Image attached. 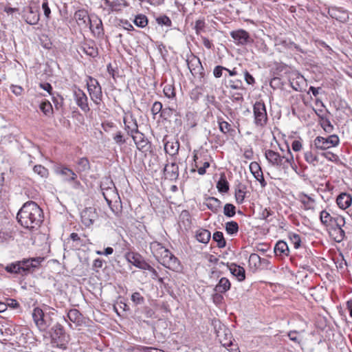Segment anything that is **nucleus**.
Listing matches in <instances>:
<instances>
[{
    "mask_svg": "<svg viewBox=\"0 0 352 352\" xmlns=\"http://www.w3.org/2000/svg\"><path fill=\"white\" fill-rule=\"evenodd\" d=\"M305 161L309 164L316 166L318 162V159L316 155H314L311 151H306L304 154Z\"/></svg>",
    "mask_w": 352,
    "mask_h": 352,
    "instance_id": "obj_47",
    "label": "nucleus"
},
{
    "mask_svg": "<svg viewBox=\"0 0 352 352\" xmlns=\"http://www.w3.org/2000/svg\"><path fill=\"white\" fill-rule=\"evenodd\" d=\"M114 205L112 206L111 204V206H109L113 211V212L117 215L119 216V214L121 213L122 211V204L120 199H117L116 201H113Z\"/></svg>",
    "mask_w": 352,
    "mask_h": 352,
    "instance_id": "obj_57",
    "label": "nucleus"
},
{
    "mask_svg": "<svg viewBox=\"0 0 352 352\" xmlns=\"http://www.w3.org/2000/svg\"><path fill=\"white\" fill-rule=\"evenodd\" d=\"M135 25L140 28H144L148 24V19L145 15L139 14L134 19Z\"/></svg>",
    "mask_w": 352,
    "mask_h": 352,
    "instance_id": "obj_46",
    "label": "nucleus"
},
{
    "mask_svg": "<svg viewBox=\"0 0 352 352\" xmlns=\"http://www.w3.org/2000/svg\"><path fill=\"white\" fill-rule=\"evenodd\" d=\"M74 18L79 26L84 28H87L88 26L89 19H91L87 12L85 10H78L76 11Z\"/></svg>",
    "mask_w": 352,
    "mask_h": 352,
    "instance_id": "obj_20",
    "label": "nucleus"
},
{
    "mask_svg": "<svg viewBox=\"0 0 352 352\" xmlns=\"http://www.w3.org/2000/svg\"><path fill=\"white\" fill-rule=\"evenodd\" d=\"M223 213L228 217H232L236 214V208L232 204H226L224 206Z\"/></svg>",
    "mask_w": 352,
    "mask_h": 352,
    "instance_id": "obj_50",
    "label": "nucleus"
},
{
    "mask_svg": "<svg viewBox=\"0 0 352 352\" xmlns=\"http://www.w3.org/2000/svg\"><path fill=\"white\" fill-rule=\"evenodd\" d=\"M179 143L177 141H167L164 144V150L170 155H175L178 153Z\"/></svg>",
    "mask_w": 352,
    "mask_h": 352,
    "instance_id": "obj_32",
    "label": "nucleus"
},
{
    "mask_svg": "<svg viewBox=\"0 0 352 352\" xmlns=\"http://www.w3.org/2000/svg\"><path fill=\"white\" fill-rule=\"evenodd\" d=\"M104 6L105 7H108L111 11H113L116 9V8L120 5L117 1L114 0H103Z\"/></svg>",
    "mask_w": 352,
    "mask_h": 352,
    "instance_id": "obj_63",
    "label": "nucleus"
},
{
    "mask_svg": "<svg viewBox=\"0 0 352 352\" xmlns=\"http://www.w3.org/2000/svg\"><path fill=\"white\" fill-rule=\"evenodd\" d=\"M254 124L256 126L263 127L267 122L266 107L263 101H256L253 106Z\"/></svg>",
    "mask_w": 352,
    "mask_h": 352,
    "instance_id": "obj_5",
    "label": "nucleus"
},
{
    "mask_svg": "<svg viewBox=\"0 0 352 352\" xmlns=\"http://www.w3.org/2000/svg\"><path fill=\"white\" fill-rule=\"evenodd\" d=\"M26 22L30 25L36 24L40 18L38 10H34L32 8H29V12L25 15Z\"/></svg>",
    "mask_w": 352,
    "mask_h": 352,
    "instance_id": "obj_36",
    "label": "nucleus"
},
{
    "mask_svg": "<svg viewBox=\"0 0 352 352\" xmlns=\"http://www.w3.org/2000/svg\"><path fill=\"white\" fill-rule=\"evenodd\" d=\"M82 223L87 227L92 225L97 217L96 210L91 207L86 208L81 212Z\"/></svg>",
    "mask_w": 352,
    "mask_h": 352,
    "instance_id": "obj_15",
    "label": "nucleus"
},
{
    "mask_svg": "<svg viewBox=\"0 0 352 352\" xmlns=\"http://www.w3.org/2000/svg\"><path fill=\"white\" fill-rule=\"evenodd\" d=\"M336 203L340 208L346 209L351 205L352 197L348 193H341L338 196Z\"/></svg>",
    "mask_w": 352,
    "mask_h": 352,
    "instance_id": "obj_24",
    "label": "nucleus"
},
{
    "mask_svg": "<svg viewBox=\"0 0 352 352\" xmlns=\"http://www.w3.org/2000/svg\"><path fill=\"white\" fill-rule=\"evenodd\" d=\"M156 259L165 267L171 270H177L180 267L177 258L166 248Z\"/></svg>",
    "mask_w": 352,
    "mask_h": 352,
    "instance_id": "obj_6",
    "label": "nucleus"
},
{
    "mask_svg": "<svg viewBox=\"0 0 352 352\" xmlns=\"http://www.w3.org/2000/svg\"><path fill=\"white\" fill-rule=\"evenodd\" d=\"M289 248L286 242L279 241L274 247V253L276 256H285L289 254Z\"/></svg>",
    "mask_w": 352,
    "mask_h": 352,
    "instance_id": "obj_29",
    "label": "nucleus"
},
{
    "mask_svg": "<svg viewBox=\"0 0 352 352\" xmlns=\"http://www.w3.org/2000/svg\"><path fill=\"white\" fill-rule=\"evenodd\" d=\"M69 320L73 322L76 327L80 326L83 322V317L80 312L76 309H70L67 315Z\"/></svg>",
    "mask_w": 352,
    "mask_h": 352,
    "instance_id": "obj_23",
    "label": "nucleus"
},
{
    "mask_svg": "<svg viewBox=\"0 0 352 352\" xmlns=\"http://www.w3.org/2000/svg\"><path fill=\"white\" fill-rule=\"evenodd\" d=\"M299 201L302 204V208L305 210H315V200L305 193L299 195Z\"/></svg>",
    "mask_w": 352,
    "mask_h": 352,
    "instance_id": "obj_26",
    "label": "nucleus"
},
{
    "mask_svg": "<svg viewBox=\"0 0 352 352\" xmlns=\"http://www.w3.org/2000/svg\"><path fill=\"white\" fill-rule=\"evenodd\" d=\"M218 124L219 126V130L224 134L228 133L231 129V125L224 121L222 118H218Z\"/></svg>",
    "mask_w": 352,
    "mask_h": 352,
    "instance_id": "obj_45",
    "label": "nucleus"
},
{
    "mask_svg": "<svg viewBox=\"0 0 352 352\" xmlns=\"http://www.w3.org/2000/svg\"><path fill=\"white\" fill-rule=\"evenodd\" d=\"M44 260L42 257L32 258L20 261L22 273L34 272Z\"/></svg>",
    "mask_w": 352,
    "mask_h": 352,
    "instance_id": "obj_14",
    "label": "nucleus"
},
{
    "mask_svg": "<svg viewBox=\"0 0 352 352\" xmlns=\"http://www.w3.org/2000/svg\"><path fill=\"white\" fill-rule=\"evenodd\" d=\"M215 333L219 342L226 348L232 345V335L225 325L222 324L219 321L214 322Z\"/></svg>",
    "mask_w": 352,
    "mask_h": 352,
    "instance_id": "obj_4",
    "label": "nucleus"
},
{
    "mask_svg": "<svg viewBox=\"0 0 352 352\" xmlns=\"http://www.w3.org/2000/svg\"><path fill=\"white\" fill-rule=\"evenodd\" d=\"M131 137L132 138L137 148L139 151L142 152H145L147 151L148 141L142 133L138 131L137 133H135Z\"/></svg>",
    "mask_w": 352,
    "mask_h": 352,
    "instance_id": "obj_16",
    "label": "nucleus"
},
{
    "mask_svg": "<svg viewBox=\"0 0 352 352\" xmlns=\"http://www.w3.org/2000/svg\"><path fill=\"white\" fill-rule=\"evenodd\" d=\"M226 231L228 234L234 235L239 232V225L236 221H231L226 223Z\"/></svg>",
    "mask_w": 352,
    "mask_h": 352,
    "instance_id": "obj_41",
    "label": "nucleus"
},
{
    "mask_svg": "<svg viewBox=\"0 0 352 352\" xmlns=\"http://www.w3.org/2000/svg\"><path fill=\"white\" fill-rule=\"evenodd\" d=\"M55 173L63 177L65 182L71 184L75 189H78L81 186L80 182L77 179V175L72 169L65 166H57Z\"/></svg>",
    "mask_w": 352,
    "mask_h": 352,
    "instance_id": "obj_7",
    "label": "nucleus"
},
{
    "mask_svg": "<svg viewBox=\"0 0 352 352\" xmlns=\"http://www.w3.org/2000/svg\"><path fill=\"white\" fill-rule=\"evenodd\" d=\"M334 217H332L327 210H324L320 212V220L322 225L326 227H331Z\"/></svg>",
    "mask_w": 352,
    "mask_h": 352,
    "instance_id": "obj_37",
    "label": "nucleus"
},
{
    "mask_svg": "<svg viewBox=\"0 0 352 352\" xmlns=\"http://www.w3.org/2000/svg\"><path fill=\"white\" fill-rule=\"evenodd\" d=\"M289 239L294 245L295 249H298L300 247L301 239L298 234L295 233L291 234L289 236Z\"/></svg>",
    "mask_w": 352,
    "mask_h": 352,
    "instance_id": "obj_55",
    "label": "nucleus"
},
{
    "mask_svg": "<svg viewBox=\"0 0 352 352\" xmlns=\"http://www.w3.org/2000/svg\"><path fill=\"white\" fill-rule=\"evenodd\" d=\"M211 237L210 231L206 229H199L195 232L196 239L202 243H208Z\"/></svg>",
    "mask_w": 352,
    "mask_h": 352,
    "instance_id": "obj_31",
    "label": "nucleus"
},
{
    "mask_svg": "<svg viewBox=\"0 0 352 352\" xmlns=\"http://www.w3.org/2000/svg\"><path fill=\"white\" fill-rule=\"evenodd\" d=\"M186 63L189 70L193 76L201 74L202 73L204 68L200 59L197 56L191 54L188 56Z\"/></svg>",
    "mask_w": 352,
    "mask_h": 352,
    "instance_id": "obj_13",
    "label": "nucleus"
},
{
    "mask_svg": "<svg viewBox=\"0 0 352 352\" xmlns=\"http://www.w3.org/2000/svg\"><path fill=\"white\" fill-rule=\"evenodd\" d=\"M78 171L83 172L89 168V160L85 157H82L78 161Z\"/></svg>",
    "mask_w": 352,
    "mask_h": 352,
    "instance_id": "obj_52",
    "label": "nucleus"
},
{
    "mask_svg": "<svg viewBox=\"0 0 352 352\" xmlns=\"http://www.w3.org/2000/svg\"><path fill=\"white\" fill-rule=\"evenodd\" d=\"M148 346H131L127 349L128 352H148Z\"/></svg>",
    "mask_w": 352,
    "mask_h": 352,
    "instance_id": "obj_64",
    "label": "nucleus"
},
{
    "mask_svg": "<svg viewBox=\"0 0 352 352\" xmlns=\"http://www.w3.org/2000/svg\"><path fill=\"white\" fill-rule=\"evenodd\" d=\"M21 265V264H20V261L12 263L10 265H8L5 267V270L9 273L22 274Z\"/></svg>",
    "mask_w": 352,
    "mask_h": 352,
    "instance_id": "obj_42",
    "label": "nucleus"
},
{
    "mask_svg": "<svg viewBox=\"0 0 352 352\" xmlns=\"http://www.w3.org/2000/svg\"><path fill=\"white\" fill-rule=\"evenodd\" d=\"M206 27V22L204 18L199 19L195 21V30L197 34H199L201 32L204 30Z\"/></svg>",
    "mask_w": 352,
    "mask_h": 352,
    "instance_id": "obj_53",
    "label": "nucleus"
},
{
    "mask_svg": "<svg viewBox=\"0 0 352 352\" xmlns=\"http://www.w3.org/2000/svg\"><path fill=\"white\" fill-rule=\"evenodd\" d=\"M33 170L41 177H47L49 175L48 170L42 165H35L33 168Z\"/></svg>",
    "mask_w": 352,
    "mask_h": 352,
    "instance_id": "obj_51",
    "label": "nucleus"
},
{
    "mask_svg": "<svg viewBox=\"0 0 352 352\" xmlns=\"http://www.w3.org/2000/svg\"><path fill=\"white\" fill-rule=\"evenodd\" d=\"M245 197V192L241 189H237L235 190V199L238 204L243 203Z\"/></svg>",
    "mask_w": 352,
    "mask_h": 352,
    "instance_id": "obj_56",
    "label": "nucleus"
},
{
    "mask_svg": "<svg viewBox=\"0 0 352 352\" xmlns=\"http://www.w3.org/2000/svg\"><path fill=\"white\" fill-rule=\"evenodd\" d=\"M163 91L164 95L168 98H173L175 96V88L171 85H166Z\"/></svg>",
    "mask_w": 352,
    "mask_h": 352,
    "instance_id": "obj_54",
    "label": "nucleus"
},
{
    "mask_svg": "<svg viewBox=\"0 0 352 352\" xmlns=\"http://www.w3.org/2000/svg\"><path fill=\"white\" fill-rule=\"evenodd\" d=\"M289 82L292 89L296 91H303L304 87L307 85L305 78L299 74L292 78Z\"/></svg>",
    "mask_w": 352,
    "mask_h": 352,
    "instance_id": "obj_21",
    "label": "nucleus"
},
{
    "mask_svg": "<svg viewBox=\"0 0 352 352\" xmlns=\"http://www.w3.org/2000/svg\"><path fill=\"white\" fill-rule=\"evenodd\" d=\"M331 234L334 236L337 242H341L345 236V232L342 228L333 229V231L331 230Z\"/></svg>",
    "mask_w": 352,
    "mask_h": 352,
    "instance_id": "obj_48",
    "label": "nucleus"
},
{
    "mask_svg": "<svg viewBox=\"0 0 352 352\" xmlns=\"http://www.w3.org/2000/svg\"><path fill=\"white\" fill-rule=\"evenodd\" d=\"M248 263L252 269L257 270L261 268V257L257 254H251L249 257Z\"/></svg>",
    "mask_w": 352,
    "mask_h": 352,
    "instance_id": "obj_38",
    "label": "nucleus"
},
{
    "mask_svg": "<svg viewBox=\"0 0 352 352\" xmlns=\"http://www.w3.org/2000/svg\"><path fill=\"white\" fill-rule=\"evenodd\" d=\"M19 223L24 228L33 229L42 223L43 213L42 209L32 201L23 204L17 213Z\"/></svg>",
    "mask_w": 352,
    "mask_h": 352,
    "instance_id": "obj_1",
    "label": "nucleus"
},
{
    "mask_svg": "<svg viewBox=\"0 0 352 352\" xmlns=\"http://www.w3.org/2000/svg\"><path fill=\"white\" fill-rule=\"evenodd\" d=\"M287 147V155L281 156L277 152L272 150H266L265 156L270 164L274 166L281 167L284 169L288 168L291 166L293 169L296 168L294 164V157L292 155L289 147Z\"/></svg>",
    "mask_w": 352,
    "mask_h": 352,
    "instance_id": "obj_3",
    "label": "nucleus"
},
{
    "mask_svg": "<svg viewBox=\"0 0 352 352\" xmlns=\"http://www.w3.org/2000/svg\"><path fill=\"white\" fill-rule=\"evenodd\" d=\"M131 300L136 305H142L144 302V298L139 292H134L131 295Z\"/></svg>",
    "mask_w": 352,
    "mask_h": 352,
    "instance_id": "obj_58",
    "label": "nucleus"
},
{
    "mask_svg": "<svg viewBox=\"0 0 352 352\" xmlns=\"http://www.w3.org/2000/svg\"><path fill=\"white\" fill-rule=\"evenodd\" d=\"M74 97L76 104L82 111L85 113L89 111L90 108L88 103V98L82 90L75 87L74 89Z\"/></svg>",
    "mask_w": 352,
    "mask_h": 352,
    "instance_id": "obj_12",
    "label": "nucleus"
},
{
    "mask_svg": "<svg viewBox=\"0 0 352 352\" xmlns=\"http://www.w3.org/2000/svg\"><path fill=\"white\" fill-rule=\"evenodd\" d=\"M157 22L160 25H164L166 26L170 27L171 26L172 22L171 20L167 16H162L156 19Z\"/></svg>",
    "mask_w": 352,
    "mask_h": 352,
    "instance_id": "obj_61",
    "label": "nucleus"
},
{
    "mask_svg": "<svg viewBox=\"0 0 352 352\" xmlns=\"http://www.w3.org/2000/svg\"><path fill=\"white\" fill-rule=\"evenodd\" d=\"M56 313L55 309L45 304L32 309V320L39 331L46 332L47 331L54 322Z\"/></svg>",
    "mask_w": 352,
    "mask_h": 352,
    "instance_id": "obj_2",
    "label": "nucleus"
},
{
    "mask_svg": "<svg viewBox=\"0 0 352 352\" xmlns=\"http://www.w3.org/2000/svg\"><path fill=\"white\" fill-rule=\"evenodd\" d=\"M217 188L220 192H227L229 190V184L228 181L223 177L218 181Z\"/></svg>",
    "mask_w": 352,
    "mask_h": 352,
    "instance_id": "obj_44",
    "label": "nucleus"
},
{
    "mask_svg": "<svg viewBox=\"0 0 352 352\" xmlns=\"http://www.w3.org/2000/svg\"><path fill=\"white\" fill-rule=\"evenodd\" d=\"M94 36L98 38H102L104 34L102 20L97 16H91L88 24Z\"/></svg>",
    "mask_w": 352,
    "mask_h": 352,
    "instance_id": "obj_10",
    "label": "nucleus"
},
{
    "mask_svg": "<svg viewBox=\"0 0 352 352\" xmlns=\"http://www.w3.org/2000/svg\"><path fill=\"white\" fill-rule=\"evenodd\" d=\"M50 333L53 340H59L64 336L65 330L60 324L56 323L51 328Z\"/></svg>",
    "mask_w": 352,
    "mask_h": 352,
    "instance_id": "obj_33",
    "label": "nucleus"
},
{
    "mask_svg": "<svg viewBox=\"0 0 352 352\" xmlns=\"http://www.w3.org/2000/svg\"><path fill=\"white\" fill-rule=\"evenodd\" d=\"M250 170L254 178L260 182L261 186L265 187L267 183L263 177L260 165L256 162H252L250 164Z\"/></svg>",
    "mask_w": 352,
    "mask_h": 352,
    "instance_id": "obj_18",
    "label": "nucleus"
},
{
    "mask_svg": "<svg viewBox=\"0 0 352 352\" xmlns=\"http://www.w3.org/2000/svg\"><path fill=\"white\" fill-rule=\"evenodd\" d=\"M230 34L236 45L244 46L252 43L254 41L250 34L243 29L232 31Z\"/></svg>",
    "mask_w": 352,
    "mask_h": 352,
    "instance_id": "obj_9",
    "label": "nucleus"
},
{
    "mask_svg": "<svg viewBox=\"0 0 352 352\" xmlns=\"http://www.w3.org/2000/svg\"><path fill=\"white\" fill-rule=\"evenodd\" d=\"M164 247L157 241H153L150 244V249L153 256L157 258L159 254L164 250Z\"/></svg>",
    "mask_w": 352,
    "mask_h": 352,
    "instance_id": "obj_40",
    "label": "nucleus"
},
{
    "mask_svg": "<svg viewBox=\"0 0 352 352\" xmlns=\"http://www.w3.org/2000/svg\"><path fill=\"white\" fill-rule=\"evenodd\" d=\"M212 239L217 242L219 248H223L226 245V241L224 239L223 234L221 232L217 231L213 234Z\"/></svg>",
    "mask_w": 352,
    "mask_h": 352,
    "instance_id": "obj_39",
    "label": "nucleus"
},
{
    "mask_svg": "<svg viewBox=\"0 0 352 352\" xmlns=\"http://www.w3.org/2000/svg\"><path fill=\"white\" fill-rule=\"evenodd\" d=\"M345 224L344 218L342 216L334 217L332 225L331 227H333V225H338V228H342Z\"/></svg>",
    "mask_w": 352,
    "mask_h": 352,
    "instance_id": "obj_62",
    "label": "nucleus"
},
{
    "mask_svg": "<svg viewBox=\"0 0 352 352\" xmlns=\"http://www.w3.org/2000/svg\"><path fill=\"white\" fill-rule=\"evenodd\" d=\"M226 87L232 89H243V82L240 79H230L226 81Z\"/></svg>",
    "mask_w": 352,
    "mask_h": 352,
    "instance_id": "obj_43",
    "label": "nucleus"
},
{
    "mask_svg": "<svg viewBox=\"0 0 352 352\" xmlns=\"http://www.w3.org/2000/svg\"><path fill=\"white\" fill-rule=\"evenodd\" d=\"M193 160L195 162V168L192 169V172H195V168H197V172L199 175H203L206 173V170L207 168L210 166L209 162H204L203 163V166H199V164L201 162L199 161V157L197 154H195L193 156Z\"/></svg>",
    "mask_w": 352,
    "mask_h": 352,
    "instance_id": "obj_35",
    "label": "nucleus"
},
{
    "mask_svg": "<svg viewBox=\"0 0 352 352\" xmlns=\"http://www.w3.org/2000/svg\"><path fill=\"white\" fill-rule=\"evenodd\" d=\"M204 204L214 213H217L221 209V201L216 197H208L206 199Z\"/></svg>",
    "mask_w": 352,
    "mask_h": 352,
    "instance_id": "obj_25",
    "label": "nucleus"
},
{
    "mask_svg": "<svg viewBox=\"0 0 352 352\" xmlns=\"http://www.w3.org/2000/svg\"><path fill=\"white\" fill-rule=\"evenodd\" d=\"M230 287L231 283L230 280L226 277H222L220 278L219 283L215 286L214 290L217 293L223 294L228 292L230 289Z\"/></svg>",
    "mask_w": 352,
    "mask_h": 352,
    "instance_id": "obj_30",
    "label": "nucleus"
},
{
    "mask_svg": "<svg viewBox=\"0 0 352 352\" xmlns=\"http://www.w3.org/2000/svg\"><path fill=\"white\" fill-rule=\"evenodd\" d=\"M230 273L235 276L239 281H243L245 278V271L243 267L237 265L235 263H231L228 265Z\"/></svg>",
    "mask_w": 352,
    "mask_h": 352,
    "instance_id": "obj_22",
    "label": "nucleus"
},
{
    "mask_svg": "<svg viewBox=\"0 0 352 352\" xmlns=\"http://www.w3.org/2000/svg\"><path fill=\"white\" fill-rule=\"evenodd\" d=\"M40 109L45 116H50L52 113L53 109L49 101H44L40 104Z\"/></svg>",
    "mask_w": 352,
    "mask_h": 352,
    "instance_id": "obj_49",
    "label": "nucleus"
},
{
    "mask_svg": "<svg viewBox=\"0 0 352 352\" xmlns=\"http://www.w3.org/2000/svg\"><path fill=\"white\" fill-rule=\"evenodd\" d=\"M124 129L129 135L132 136L139 131L137 121L133 116L124 118Z\"/></svg>",
    "mask_w": 352,
    "mask_h": 352,
    "instance_id": "obj_19",
    "label": "nucleus"
},
{
    "mask_svg": "<svg viewBox=\"0 0 352 352\" xmlns=\"http://www.w3.org/2000/svg\"><path fill=\"white\" fill-rule=\"evenodd\" d=\"M13 239V236L10 232L0 231V244L8 242Z\"/></svg>",
    "mask_w": 352,
    "mask_h": 352,
    "instance_id": "obj_59",
    "label": "nucleus"
},
{
    "mask_svg": "<svg viewBox=\"0 0 352 352\" xmlns=\"http://www.w3.org/2000/svg\"><path fill=\"white\" fill-rule=\"evenodd\" d=\"M339 138L336 135H329L327 138L318 136L315 138L314 144L317 149L327 150L338 145Z\"/></svg>",
    "mask_w": 352,
    "mask_h": 352,
    "instance_id": "obj_8",
    "label": "nucleus"
},
{
    "mask_svg": "<svg viewBox=\"0 0 352 352\" xmlns=\"http://www.w3.org/2000/svg\"><path fill=\"white\" fill-rule=\"evenodd\" d=\"M88 91H89V94L91 100L96 104H100L102 101V92L101 86L89 88V89H88Z\"/></svg>",
    "mask_w": 352,
    "mask_h": 352,
    "instance_id": "obj_27",
    "label": "nucleus"
},
{
    "mask_svg": "<svg viewBox=\"0 0 352 352\" xmlns=\"http://www.w3.org/2000/svg\"><path fill=\"white\" fill-rule=\"evenodd\" d=\"M100 188L102 191L103 197L109 206H111V204H112L113 201L120 199L117 190L112 182H110V186L107 187H104V184H102Z\"/></svg>",
    "mask_w": 352,
    "mask_h": 352,
    "instance_id": "obj_11",
    "label": "nucleus"
},
{
    "mask_svg": "<svg viewBox=\"0 0 352 352\" xmlns=\"http://www.w3.org/2000/svg\"><path fill=\"white\" fill-rule=\"evenodd\" d=\"M82 51L91 57H96L98 55V50L94 42L85 43L82 47Z\"/></svg>",
    "mask_w": 352,
    "mask_h": 352,
    "instance_id": "obj_34",
    "label": "nucleus"
},
{
    "mask_svg": "<svg viewBox=\"0 0 352 352\" xmlns=\"http://www.w3.org/2000/svg\"><path fill=\"white\" fill-rule=\"evenodd\" d=\"M113 140L118 145H122L126 142L121 131H118L113 137Z\"/></svg>",
    "mask_w": 352,
    "mask_h": 352,
    "instance_id": "obj_60",
    "label": "nucleus"
},
{
    "mask_svg": "<svg viewBox=\"0 0 352 352\" xmlns=\"http://www.w3.org/2000/svg\"><path fill=\"white\" fill-rule=\"evenodd\" d=\"M126 258L134 266L144 270L149 268L150 265L144 261L140 254H129Z\"/></svg>",
    "mask_w": 352,
    "mask_h": 352,
    "instance_id": "obj_17",
    "label": "nucleus"
},
{
    "mask_svg": "<svg viewBox=\"0 0 352 352\" xmlns=\"http://www.w3.org/2000/svg\"><path fill=\"white\" fill-rule=\"evenodd\" d=\"M164 173L166 176L171 179L177 178L179 176V168L177 164L175 162L166 164L164 167Z\"/></svg>",
    "mask_w": 352,
    "mask_h": 352,
    "instance_id": "obj_28",
    "label": "nucleus"
}]
</instances>
